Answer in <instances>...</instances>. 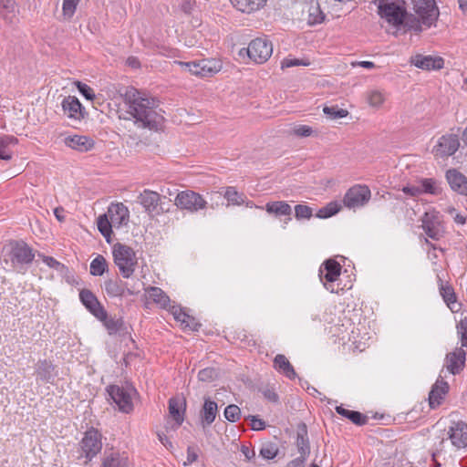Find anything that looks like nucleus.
Segmentation results:
<instances>
[{
    "mask_svg": "<svg viewBox=\"0 0 467 467\" xmlns=\"http://www.w3.org/2000/svg\"><path fill=\"white\" fill-rule=\"evenodd\" d=\"M169 414L175 422L176 427H180L184 421L186 411V400L184 398L171 397L168 402Z\"/></svg>",
    "mask_w": 467,
    "mask_h": 467,
    "instance_id": "22",
    "label": "nucleus"
},
{
    "mask_svg": "<svg viewBox=\"0 0 467 467\" xmlns=\"http://www.w3.org/2000/svg\"><path fill=\"white\" fill-rule=\"evenodd\" d=\"M112 256L120 275L125 279L130 278L138 265L134 249L127 244L116 243L112 246Z\"/></svg>",
    "mask_w": 467,
    "mask_h": 467,
    "instance_id": "3",
    "label": "nucleus"
},
{
    "mask_svg": "<svg viewBox=\"0 0 467 467\" xmlns=\"http://www.w3.org/2000/svg\"><path fill=\"white\" fill-rule=\"evenodd\" d=\"M273 367L276 371L283 374L289 379H295L297 376L294 367L283 354H277L273 360Z\"/></svg>",
    "mask_w": 467,
    "mask_h": 467,
    "instance_id": "32",
    "label": "nucleus"
},
{
    "mask_svg": "<svg viewBox=\"0 0 467 467\" xmlns=\"http://www.w3.org/2000/svg\"><path fill=\"white\" fill-rule=\"evenodd\" d=\"M245 419L251 421V429L253 431H262L266 427L265 421L260 419L258 416L248 415Z\"/></svg>",
    "mask_w": 467,
    "mask_h": 467,
    "instance_id": "59",
    "label": "nucleus"
},
{
    "mask_svg": "<svg viewBox=\"0 0 467 467\" xmlns=\"http://www.w3.org/2000/svg\"><path fill=\"white\" fill-rule=\"evenodd\" d=\"M371 192L367 185L356 184L349 188L343 199L348 208H358L368 202Z\"/></svg>",
    "mask_w": 467,
    "mask_h": 467,
    "instance_id": "10",
    "label": "nucleus"
},
{
    "mask_svg": "<svg viewBox=\"0 0 467 467\" xmlns=\"http://www.w3.org/2000/svg\"><path fill=\"white\" fill-rule=\"evenodd\" d=\"M108 271V263L103 255L98 254L90 263V274L100 276Z\"/></svg>",
    "mask_w": 467,
    "mask_h": 467,
    "instance_id": "41",
    "label": "nucleus"
},
{
    "mask_svg": "<svg viewBox=\"0 0 467 467\" xmlns=\"http://www.w3.org/2000/svg\"><path fill=\"white\" fill-rule=\"evenodd\" d=\"M342 266L335 259L329 258L325 260L318 270V276L324 287L330 293L338 294L340 290V284L337 283L341 274Z\"/></svg>",
    "mask_w": 467,
    "mask_h": 467,
    "instance_id": "5",
    "label": "nucleus"
},
{
    "mask_svg": "<svg viewBox=\"0 0 467 467\" xmlns=\"http://www.w3.org/2000/svg\"><path fill=\"white\" fill-rule=\"evenodd\" d=\"M218 376V372L214 368H205L198 372V379L203 382H211Z\"/></svg>",
    "mask_w": 467,
    "mask_h": 467,
    "instance_id": "50",
    "label": "nucleus"
},
{
    "mask_svg": "<svg viewBox=\"0 0 467 467\" xmlns=\"http://www.w3.org/2000/svg\"><path fill=\"white\" fill-rule=\"evenodd\" d=\"M278 446L274 442L264 443L260 449V455L266 460H272L278 454Z\"/></svg>",
    "mask_w": 467,
    "mask_h": 467,
    "instance_id": "46",
    "label": "nucleus"
},
{
    "mask_svg": "<svg viewBox=\"0 0 467 467\" xmlns=\"http://www.w3.org/2000/svg\"><path fill=\"white\" fill-rule=\"evenodd\" d=\"M309 65H310V62L308 60L292 58V57H285L281 62L282 68H288V67H298V66H309Z\"/></svg>",
    "mask_w": 467,
    "mask_h": 467,
    "instance_id": "55",
    "label": "nucleus"
},
{
    "mask_svg": "<svg viewBox=\"0 0 467 467\" xmlns=\"http://www.w3.org/2000/svg\"><path fill=\"white\" fill-rule=\"evenodd\" d=\"M80 0H63L62 13L66 19H71Z\"/></svg>",
    "mask_w": 467,
    "mask_h": 467,
    "instance_id": "48",
    "label": "nucleus"
},
{
    "mask_svg": "<svg viewBox=\"0 0 467 467\" xmlns=\"http://www.w3.org/2000/svg\"><path fill=\"white\" fill-rule=\"evenodd\" d=\"M65 144L79 152H88L94 148L95 141L88 136L73 135L65 138Z\"/></svg>",
    "mask_w": 467,
    "mask_h": 467,
    "instance_id": "29",
    "label": "nucleus"
},
{
    "mask_svg": "<svg viewBox=\"0 0 467 467\" xmlns=\"http://www.w3.org/2000/svg\"><path fill=\"white\" fill-rule=\"evenodd\" d=\"M378 14L381 18L386 19L389 24L396 27H401L406 18V8L394 1L382 6L380 10H378Z\"/></svg>",
    "mask_w": 467,
    "mask_h": 467,
    "instance_id": "12",
    "label": "nucleus"
},
{
    "mask_svg": "<svg viewBox=\"0 0 467 467\" xmlns=\"http://www.w3.org/2000/svg\"><path fill=\"white\" fill-rule=\"evenodd\" d=\"M457 331L461 335L462 346L467 348V317L462 319L457 325Z\"/></svg>",
    "mask_w": 467,
    "mask_h": 467,
    "instance_id": "58",
    "label": "nucleus"
},
{
    "mask_svg": "<svg viewBox=\"0 0 467 467\" xmlns=\"http://www.w3.org/2000/svg\"><path fill=\"white\" fill-rule=\"evenodd\" d=\"M466 352L462 348L446 355L447 369L452 374H459L465 366Z\"/></svg>",
    "mask_w": 467,
    "mask_h": 467,
    "instance_id": "28",
    "label": "nucleus"
},
{
    "mask_svg": "<svg viewBox=\"0 0 467 467\" xmlns=\"http://www.w3.org/2000/svg\"><path fill=\"white\" fill-rule=\"evenodd\" d=\"M307 457L300 455L299 457L290 461L285 467H304Z\"/></svg>",
    "mask_w": 467,
    "mask_h": 467,
    "instance_id": "63",
    "label": "nucleus"
},
{
    "mask_svg": "<svg viewBox=\"0 0 467 467\" xmlns=\"http://www.w3.org/2000/svg\"><path fill=\"white\" fill-rule=\"evenodd\" d=\"M323 112L331 119H342L348 116V111L338 108V106H325Z\"/></svg>",
    "mask_w": 467,
    "mask_h": 467,
    "instance_id": "45",
    "label": "nucleus"
},
{
    "mask_svg": "<svg viewBox=\"0 0 467 467\" xmlns=\"http://www.w3.org/2000/svg\"><path fill=\"white\" fill-rule=\"evenodd\" d=\"M79 300L88 311L97 317H105L106 310L99 301L96 295L89 289H82L79 292Z\"/></svg>",
    "mask_w": 467,
    "mask_h": 467,
    "instance_id": "15",
    "label": "nucleus"
},
{
    "mask_svg": "<svg viewBox=\"0 0 467 467\" xmlns=\"http://www.w3.org/2000/svg\"><path fill=\"white\" fill-rule=\"evenodd\" d=\"M336 411L342 417L349 420L357 426H364L368 423V418L367 415L357 411L345 409L342 405L336 407Z\"/></svg>",
    "mask_w": 467,
    "mask_h": 467,
    "instance_id": "33",
    "label": "nucleus"
},
{
    "mask_svg": "<svg viewBox=\"0 0 467 467\" xmlns=\"http://www.w3.org/2000/svg\"><path fill=\"white\" fill-rule=\"evenodd\" d=\"M421 227L428 237L439 240L442 236L439 213L426 212L421 218Z\"/></svg>",
    "mask_w": 467,
    "mask_h": 467,
    "instance_id": "14",
    "label": "nucleus"
},
{
    "mask_svg": "<svg viewBox=\"0 0 467 467\" xmlns=\"http://www.w3.org/2000/svg\"><path fill=\"white\" fill-rule=\"evenodd\" d=\"M62 109L69 119L80 120L84 118V108L78 99L74 96H68L63 99Z\"/></svg>",
    "mask_w": 467,
    "mask_h": 467,
    "instance_id": "26",
    "label": "nucleus"
},
{
    "mask_svg": "<svg viewBox=\"0 0 467 467\" xmlns=\"http://www.w3.org/2000/svg\"><path fill=\"white\" fill-rule=\"evenodd\" d=\"M14 0H0V13L6 11L11 12L14 8Z\"/></svg>",
    "mask_w": 467,
    "mask_h": 467,
    "instance_id": "64",
    "label": "nucleus"
},
{
    "mask_svg": "<svg viewBox=\"0 0 467 467\" xmlns=\"http://www.w3.org/2000/svg\"><path fill=\"white\" fill-rule=\"evenodd\" d=\"M202 78L212 77L222 69L220 60L213 58L201 59Z\"/></svg>",
    "mask_w": 467,
    "mask_h": 467,
    "instance_id": "39",
    "label": "nucleus"
},
{
    "mask_svg": "<svg viewBox=\"0 0 467 467\" xmlns=\"http://www.w3.org/2000/svg\"><path fill=\"white\" fill-rule=\"evenodd\" d=\"M138 199L149 215L153 216L161 213L162 210L160 207L161 197L157 192L146 189L139 195Z\"/></svg>",
    "mask_w": 467,
    "mask_h": 467,
    "instance_id": "17",
    "label": "nucleus"
},
{
    "mask_svg": "<svg viewBox=\"0 0 467 467\" xmlns=\"http://www.w3.org/2000/svg\"><path fill=\"white\" fill-rule=\"evenodd\" d=\"M224 417L230 422H236L241 418V410L237 405L230 404L224 409Z\"/></svg>",
    "mask_w": 467,
    "mask_h": 467,
    "instance_id": "49",
    "label": "nucleus"
},
{
    "mask_svg": "<svg viewBox=\"0 0 467 467\" xmlns=\"http://www.w3.org/2000/svg\"><path fill=\"white\" fill-rule=\"evenodd\" d=\"M339 212V206L337 202H329L326 206L320 208L317 216L321 219L329 218Z\"/></svg>",
    "mask_w": 467,
    "mask_h": 467,
    "instance_id": "47",
    "label": "nucleus"
},
{
    "mask_svg": "<svg viewBox=\"0 0 467 467\" xmlns=\"http://www.w3.org/2000/svg\"><path fill=\"white\" fill-rule=\"evenodd\" d=\"M422 25L421 18L419 16L417 17L412 14H408L406 11V18L404 19V23H402L401 26L409 31L420 33L422 31Z\"/></svg>",
    "mask_w": 467,
    "mask_h": 467,
    "instance_id": "42",
    "label": "nucleus"
},
{
    "mask_svg": "<svg viewBox=\"0 0 467 467\" xmlns=\"http://www.w3.org/2000/svg\"><path fill=\"white\" fill-rule=\"evenodd\" d=\"M97 318L103 323L109 335L117 334L121 330L124 324L122 318L109 317L107 312L105 317Z\"/></svg>",
    "mask_w": 467,
    "mask_h": 467,
    "instance_id": "40",
    "label": "nucleus"
},
{
    "mask_svg": "<svg viewBox=\"0 0 467 467\" xmlns=\"http://www.w3.org/2000/svg\"><path fill=\"white\" fill-rule=\"evenodd\" d=\"M175 205L180 209L195 213L206 208L207 202L198 192L186 190L177 194Z\"/></svg>",
    "mask_w": 467,
    "mask_h": 467,
    "instance_id": "9",
    "label": "nucleus"
},
{
    "mask_svg": "<svg viewBox=\"0 0 467 467\" xmlns=\"http://www.w3.org/2000/svg\"><path fill=\"white\" fill-rule=\"evenodd\" d=\"M36 374L37 379L45 383H53L57 371L56 366L47 359H40L36 364Z\"/></svg>",
    "mask_w": 467,
    "mask_h": 467,
    "instance_id": "27",
    "label": "nucleus"
},
{
    "mask_svg": "<svg viewBox=\"0 0 467 467\" xmlns=\"http://www.w3.org/2000/svg\"><path fill=\"white\" fill-rule=\"evenodd\" d=\"M449 391V384L440 377L431 387L429 393V405L431 409L440 406L444 399V396Z\"/></svg>",
    "mask_w": 467,
    "mask_h": 467,
    "instance_id": "23",
    "label": "nucleus"
},
{
    "mask_svg": "<svg viewBox=\"0 0 467 467\" xmlns=\"http://www.w3.org/2000/svg\"><path fill=\"white\" fill-rule=\"evenodd\" d=\"M448 437L456 448L467 447V424L462 420L453 421L449 427Z\"/></svg>",
    "mask_w": 467,
    "mask_h": 467,
    "instance_id": "18",
    "label": "nucleus"
},
{
    "mask_svg": "<svg viewBox=\"0 0 467 467\" xmlns=\"http://www.w3.org/2000/svg\"><path fill=\"white\" fill-rule=\"evenodd\" d=\"M104 290L109 297H125L127 296H134L139 294V290L135 287L129 286L128 282L121 280L119 277L109 278L104 282Z\"/></svg>",
    "mask_w": 467,
    "mask_h": 467,
    "instance_id": "11",
    "label": "nucleus"
},
{
    "mask_svg": "<svg viewBox=\"0 0 467 467\" xmlns=\"http://www.w3.org/2000/svg\"><path fill=\"white\" fill-rule=\"evenodd\" d=\"M217 412V403L212 400L209 397L204 398V402L200 411L201 424L203 429L210 426L215 420Z\"/></svg>",
    "mask_w": 467,
    "mask_h": 467,
    "instance_id": "30",
    "label": "nucleus"
},
{
    "mask_svg": "<svg viewBox=\"0 0 467 467\" xmlns=\"http://www.w3.org/2000/svg\"><path fill=\"white\" fill-rule=\"evenodd\" d=\"M106 391L117 406L119 411L123 413H130L133 410V402L131 392L135 391L132 388H124L119 385H109Z\"/></svg>",
    "mask_w": 467,
    "mask_h": 467,
    "instance_id": "7",
    "label": "nucleus"
},
{
    "mask_svg": "<svg viewBox=\"0 0 467 467\" xmlns=\"http://www.w3.org/2000/svg\"><path fill=\"white\" fill-rule=\"evenodd\" d=\"M170 313L173 316L174 319L183 326L188 314L184 311V309L181 306L172 305L168 309Z\"/></svg>",
    "mask_w": 467,
    "mask_h": 467,
    "instance_id": "53",
    "label": "nucleus"
},
{
    "mask_svg": "<svg viewBox=\"0 0 467 467\" xmlns=\"http://www.w3.org/2000/svg\"><path fill=\"white\" fill-rule=\"evenodd\" d=\"M18 143V140L11 135L0 136V160L9 161L12 158L13 151L11 146Z\"/></svg>",
    "mask_w": 467,
    "mask_h": 467,
    "instance_id": "35",
    "label": "nucleus"
},
{
    "mask_svg": "<svg viewBox=\"0 0 467 467\" xmlns=\"http://www.w3.org/2000/svg\"><path fill=\"white\" fill-rule=\"evenodd\" d=\"M218 193L227 200V205H241L245 203L247 207L263 209L262 207L255 205L253 202H246V196L243 192H237L235 187H223Z\"/></svg>",
    "mask_w": 467,
    "mask_h": 467,
    "instance_id": "24",
    "label": "nucleus"
},
{
    "mask_svg": "<svg viewBox=\"0 0 467 467\" xmlns=\"http://www.w3.org/2000/svg\"><path fill=\"white\" fill-rule=\"evenodd\" d=\"M384 100H385L384 95L378 90L371 91L368 97V101L369 105L372 107L381 106L383 104Z\"/></svg>",
    "mask_w": 467,
    "mask_h": 467,
    "instance_id": "56",
    "label": "nucleus"
},
{
    "mask_svg": "<svg viewBox=\"0 0 467 467\" xmlns=\"http://www.w3.org/2000/svg\"><path fill=\"white\" fill-rule=\"evenodd\" d=\"M202 327L201 323L192 316L188 315L183 324V327L188 328L191 331H199Z\"/></svg>",
    "mask_w": 467,
    "mask_h": 467,
    "instance_id": "61",
    "label": "nucleus"
},
{
    "mask_svg": "<svg viewBox=\"0 0 467 467\" xmlns=\"http://www.w3.org/2000/svg\"><path fill=\"white\" fill-rule=\"evenodd\" d=\"M150 298L163 309H169L171 299L168 295L158 286H150L147 289Z\"/></svg>",
    "mask_w": 467,
    "mask_h": 467,
    "instance_id": "34",
    "label": "nucleus"
},
{
    "mask_svg": "<svg viewBox=\"0 0 467 467\" xmlns=\"http://www.w3.org/2000/svg\"><path fill=\"white\" fill-rule=\"evenodd\" d=\"M402 192L410 196L417 197L421 194L420 185H407L402 188Z\"/></svg>",
    "mask_w": 467,
    "mask_h": 467,
    "instance_id": "62",
    "label": "nucleus"
},
{
    "mask_svg": "<svg viewBox=\"0 0 467 467\" xmlns=\"http://www.w3.org/2000/svg\"><path fill=\"white\" fill-rule=\"evenodd\" d=\"M439 281L441 283L440 294L447 306L451 308V305L456 302V295L454 293V289L449 285H444L441 278H439Z\"/></svg>",
    "mask_w": 467,
    "mask_h": 467,
    "instance_id": "44",
    "label": "nucleus"
},
{
    "mask_svg": "<svg viewBox=\"0 0 467 467\" xmlns=\"http://www.w3.org/2000/svg\"><path fill=\"white\" fill-rule=\"evenodd\" d=\"M308 12L307 24L309 26H316L324 21L325 15L320 9L318 3H316V5H311Z\"/></svg>",
    "mask_w": 467,
    "mask_h": 467,
    "instance_id": "43",
    "label": "nucleus"
},
{
    "mask_svg": "<svg viewBox=\"0 0 467 467\" xmlns=\"http://www.w3.org/2000/svg\"><path fill=\"white\" fill-rule=\"evenodd\" d=\"M296 446L300 455L308 457L310 454V443L306 423L301 422L297 426Z\"/></svg>",
    "mask_w": 467,
    "mask_h": 467,
    "instance_id": "31",
    "label": "nucleus"
},
{
    "mask_svg": "<svg viewBox=\"0 0 467 467\" xmlns=\"http://www.w3.org/2000/svg\"><path fill=\"white\" fill-rule=\"evenodd\" d=\"M263 396L265 400L272 403L279 402V396L276 393L275 389L271 387H266L262 390Z\"/></svg>",
    "mask_w": 467,
    "mask_h": 467,
    "instance_id": "60",
    "label": "nucleus"
},
{
    "mask_svg": "<svg viewBox=\"0 0 467 467\" xmlns=\"http://www.w3.org/2000/svg\"><path fill=\"white\" fill-rule=\"evenodd\" d=\"M98 230L105 238L106 242L110 244L114 226L107 213L100 214L97 220Z\"/></svg>",
    "mask_w": 467,
    "mask_h": 467,
    "instance_id": "37",
    "label": "nucleus"
},
{
    "mask_svg": "<svg viewBox=\"0 0 467 467\" xmlns=\"http://www.w3.org/2000/svg\"><path fill=\"white\" fill-rule=\"evenodd\" d=\"M420 192L431 195H439L441 193V188L437 180L433 178H423L419 181Z\"/></svg>",
    "mask_w": 467,
    "mask_h": 467,
    "instance_id": "38",
    "label": "nucleus"
},
{
    "mask_svg": "<svg viewBox=\"0 0 467 467\" xmlns=\"http://www.w3.org/2000/svg\"><path fill=\"white\" fill-rule=\"evenodd\" d=\"M182 67H185L191 74L202 78L201 60L191 62H177Z\"/></svg>",
    "mask_w": 467,
    "mask_h": 467,
    "instance_id": "51",
    "label": "nucleus"
},
{
    "mask_svg": "<svg viewBox=\"0 0 467 467\" xmlns=\"http://www.w3.org/2000/svg\"><path fill=\"white\" fill-rule=\"evenodd\" d=\"M35 259V250L24 240H9L1 254V265L5 271L25 275Z\"/></svg>",
    "mask_w": 467,
    "mask_h": 467,
    "instance_id": "2",
    "label": "nucleus"
},
{
    "mask_svg": "<svg viewBox=\"0 0 467 467\" xmlns=\"http://www.w3.org/2000/svg\"><path fill=\"white\" fill-rule=\"evenodd\" d=\"M77 88L79 93L88 100H93L95 99L94 90L88 85L78 81L77 83Z\"/></svg>",
    "mask_w": 467,
    "mask_h": 467,
    "instance_id": "57",
    "label": "nucleus"
},
{
    "mask_svg": "<svg viewBox=\"0 0 467 467\" xmlns=\"http://www.w3.org/2000/svg\"><path fill=\"white\" fill-rule=\"evenodd\" d=\"M102 450L101 432L90 427L88 429L78 442V460L83 461L85 464L89 463Z\"/></svg>",
    "mask_w": 467,
    "mask_h": 467,
    "instance_id": "4",
    "label": "nucleus"
},
{
    "mask_svg": "<svg viewBox=\"0 0 467 467\" xmlns=\"http://www.w3.org/2000/svg\"><path fill=\"white\" fill-rule=\"evenodd\" d=\"M446 179L452 191L462 195H467V177L456 169L446 171Z\"/></svg>",
    "mask_w": 467,
    "mask_h": 467,
    "instance_id": "25",
    "label": "nucleus"
},
{
    "mask_svg": "<svg viewBox=\"0 0 467 467\" xmlns=\"http://www.w3.org/2000/svg\"><path fill=\"white\" fill-rule=\"evenodd\" d=\"M267 0H231L234 6L244 12L251 13L263 7Z\"/></svg>",
    "mask_w": 467,
    "mask_h": 467,
    "instance_id": "36",
    "label": "nucleus"
},
{
    "mask_svg": "<svg viewBox=\"0 0 467 467\" xmlns=\"http://www.w3.org/2000/svg\"><path fill=\"white\" fill-rule=\"evenodd\" d=\"M269 214H273L276 218L284 217L285 223L292 220V207L285 201L268 202L265 207Z\"/></svg>",
    "mask_w": 467,
    "mask_h": 467,
    "instance_id": "21",
    "label": "nucleus"
},
{
    "mask_svg": "<svg viewBox=\"0 0 467 467\" xmlns=\"http://www.w3.org/2000/svg\"><path fill=\"white\" fill-rule=\"evenodd\" d=\"M314 132L315 131L313 130V129L310 126L300 124V125H296L293 128L291 134H293L296 137L305 138V137H310L311 135H313Z\"/></svg>",
    "mask_w": 467,
    "mask_h": 467,
    "instance_id": "54",
    "label": "nucleus"
},
{
    "mask_svg": "<svg viewBox=\"0 0 467 467\" xmlns=\"http://www.w3.org/2000/svg\"><path fill=\"white\" fill-rule=\"evenodd\" d=\"M273 53V44L265 36L253 39L246 48H242L239 55L244 57V54L256 64L266 62Z\"/></svg>",
    "mask_w": 467,
    "mask_h": 467,
    "instance_id": "6",
    "label": "nucleus"
},
{
    "mask_svg": "<svg viewBox=\"0 0 467 467\" xmlns=\"http://www.w3.org/2000/svg\"><path fill=\"white\" fill-rule=\"evenodd\" d=\"M108 217L113 223L114 227L119 228L129 222L130 212L126 205L122 202H112L106 213Z\"/></svg>",
    "mask_w": 467,
    "mask_h": 467,
    "instance_id": "19",
    "label": "nucleus"
},
{
    "mask_svg": "<svg viewBox=\"0 0 467 467\" xmlns=\"http://www.w3.org/2000/svg\"><path fill=\"white\" fill-rule=\"evenodd\" d=\"M410 3L423 26L431 27L435 25L440 15L435 0H410Z\"/></svg>",
    "mask_w": 467,
    "mask_h": 467,
    "instance_id": "8",
    "label": "nucleus"
},
{
    "mask_svg": "<svg viewBox=\"0 0 467 467\" xmlns=\"http://www.w3.org/2000/svg\"><path fill=\"white\" fill-rule=\"evenodd\" d=\"M100 467H134L126 452L105 451Z\"/></svg>",
    "mask_w": 467,
    "mask_h": 467,
    "instance_id": "20",
    "label": "nucleus"
},
{
    "mask_svg": "<svg viewBox=\"0 0 467 467\" xmlns=\"http://www.w3.org/2000/svg\"><path fill=\"white\" fill-rule=\"evenodd\" d=\"M410 65L422 70H439L444 66V59L441 57L416 54L410 58Z\"/></svg>",
    "mask_w": 467,
    "mask_h": 467,
    "instance_id": "16",
    "label": "nucleus"
},
{
    "mask_svg": "<svg viewBox=\"0 0 467 467\" xmlns=\"http://www.w3.org/2000/svg\"><path fill=\"white\" fill-rule=\"evenodd\" d=\"M460 147V140L455 134L442 135L432 149L436 157L445 158L453 155Z\"/></svg>",
    "mask_w": 467,
    "mask_h": 467,
    "instance_id": "13",
    "label": "nucleus"
},
{
    "mask_svg": "<svg viewBox=\"0 0 467 467\" xmlns=\"http://www.w3.org/2000/svg\"><path fill=\"white\" fill-rule=\"evenodd\" d=\"M124 102L128 105V112L140 123V127L157 130L163 120V117L156 110L158 100L148 97L134 88H129L124 96Z\"/></svg>",
    "mask_w": 467,
    "mask_h": 467,
    "instance_id": "1",
    "label": "nucleus"
},
{
    "mask_svg": "<svg viewBox=\"0 0 467 467\" xmlns=\"http://www.w3.org/2000/svg\"><path fill=\"white\" fill-rule=\"evenodd\" d=\"M295 215L297 220L310 219L313 215V211L307 205L297 204L295 206Z\"/></svg>",
    "mask_w": 467,
    "mask_h": 467,
    "instance_id": "52",
    "label": "nucleus"
}]
</instances>
